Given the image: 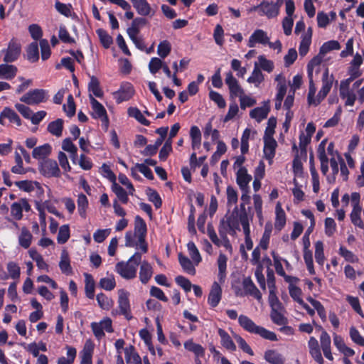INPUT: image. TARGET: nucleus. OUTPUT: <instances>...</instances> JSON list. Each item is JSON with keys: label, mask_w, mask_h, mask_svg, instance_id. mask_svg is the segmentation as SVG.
I'll return each instance as SVG.
<instances>
[{"label": "nucleus", "mask_w": 364, "mask_h": 364, "mask_svg": "<svg viewBox=\"0 0 364 364\" xmlns=\"http://www.w3.org/2000/svg\"><path fill=\"white\" fill-rule=\"evenodd\" d=\"M252 220V216L248 215L245 203H241L240 208L236 206L230 215H226L225 219L220 220L219 234L226 238L228 232L235 234L237 230H240V225H248Z\"/></svg>", "instance_id": "1"}, {"label": "nucleus", "mask_w": 364, "mask_h": 364, "mask_svg": "<svg viewBox=\"0 0 364 364\" xmlns=\"http://www.w3.org/2000/svg\"><path fill=\"white\" fill-rule=\"evenodd\" d=\"M238 323L245 331L250 333L257 334L262 338L272 341L277 340V335L274 332L256 325L251 318L245 315H240L238 317Z\"/></svg>", "instance_id": "2"}, {"label": "nucleus", "mask_w": 364, "mask_h": 364, "mask_svg": "<svg viewBox=\"0 0 364 364\" xmlns=\"http://www.w3.org/2000/svg\"><path fill=\"white\" fill-rule=\"evenodd\" d=\"M141 260V255L135 252L127 262H119L115 266V271L123 278L131 279L136 276V270Z\"/></svg>", "instance_id": "3"}, {"label": "nucleus", "mask_w": 364, "mask_h": 364, "mask_svg": "<svg viewBox=\"0 0 364 364\" xmlns=\"http://www.w3.org/2000/svg\"><path fill=\"white\" fill-rule=\"evenodd\" d=\"M50 97L49 91L45 89H32L24 94L20 101L28 105H38L46 102Z\"/></svg>", "instance_id": "4"}, {"label": "nucleus", "mask_w": 364, "mask_h": 364, "mask_svg": "<svg viewBox=\"0 0 364 364\" xmlns=\"http://www.w3.org/2000/svg\"><path fill=\"white\" fill-rule=\"evenodd\" d=\"M21 45L18 40L16 38H12L6 48L3 49L1 53H4V61L6 63H11L16 61L21 53Z\"/></svg>", "instance_id": "5"}, {"label": "nucleus", "mask_w": 364, "mask_h": 364, "mask_svg": "<svg viewBox=\"0 0 364 364\" xmlns=\"http://www.w3.org/2000/svg\"><path fill=\"white\" fill-rule=\"evenodd\" d=\"M147 228L145 221L139 215L134 218V232L137 235V240L139 244V248L143 253L148 251V246L145 238L146 235Z\"/></svg>", "instance_id": "6"}, {"label": "nucleus", "mask_w": 364, "mask_h": 364, "mask_svg": "<svg viewBox=\"0 0 364 364\" xmlns=\"http://www.w3.org/2000/svg\"><path fill=\"white\" fill-rule=\"evenodd\" d=\"M135 90L131 82H122L118 90L112 93L117 104L129 100L134 95Z\"/></svg>", "instance_id": "7"}, {"label": "nucleus", "mask_w": 364, "mask_h": 364, "mask_svg": "<svg viewBox=\"0 0 364 364\" xmlns=\"http://www.w3.org/2000/svg\"><path fill=\"white\" fill-rule=\"evenodd\" d=\"M244 161H235L234 168L236 172V181L241 190L250 189L249 183L252 180V176L248 174L247 169L242 166Z\"/></svg>", "instance_id": "8"}, {"label": "nucleus", "mask_w": 364, "mask_h": 364, "mask_svg": "<svg viewBox=\"0 0 364 364\" xmlns=\"http://www.w3.org/2000/svg\"><path fill=\"white\" fill-rule=\"evenodd\" d=\"M90 327L93 334L98 340L105 337V334L104 331L108 333H112L114 331L112 319L109 317L104 318L100 322L91 323Z\"/></svg>", "instance_id": "9"}, {"label": "nucleus", "mask_w": 364, "mask_h": 364, "mask_svg": "<svg viewBox=\"0 0 364 364\" xmlns=\"http://www.w3.org/2000/svg\"><path fill=\"white\" fill-rule=\"evenodd\" d=\"M251 11H259L260 16H266L268 18L277 17L279 14L277 5H275L272 1L269 2L264 0L259 5L255 6L252 8Z\"/></svg>", "instance_id": "10"}, {"label": "nucleus", "mask_w": 364, "mask_h": 364, "mask_svg": "<svg viewBox=\"0 0 364 364\" xmlns=\"http://www.w3.org/2000/svg\"><path fill=\"white\" fill-rule=\"evenodd\" d=\"M242 285L244 293H237L239 296L250 295L256 299L258 301L262 300V294L254 284L250 277H245L242 279Z\"/></svg>", "instance_id": "11"}, {"label": "nucleus", "mask_w": 364, "mask_h": 364, "mask_svg": "<svg viewBox=\"0 0 364 364\" xmlns=\"http://www.w3.org/2000/svg\"><path fill=\"white\" fill-rule=\"evenodd\" d=\"M118 305L120 312L125 316L127 320H130L132 316L130 311V304L129 300V294L124 289H119L118 291Z\"/></svg>", "instance_id": "12"}, {"label": "nucleus", "mask_w": 364, "mask_h": 364, "mask_svg": "<svg viewBox=\"0 0 364 364\" xmlns=\"http://www.w3.org/2000/svg\"><path fill=\"white\" fill-rule=\"evenodd\" d=\"M225 84L228 85L231 97H236L244 95V90L240 85L237 80L231 72L226 73Z\"/></svg>", "instance_id": "13"}, {"label": "nucleus", "mask_w": 364, "mask_h": 364, "mask_svg": "<svg viewBox=\"0 0 364 364\" xmlns=\"http://www.w3.org/2000/svg\"><path fill=\"white\" fill-rule=\"evenodd\" d=\"M41 173L47 177L58 176L60 169L56 161H41L39 164Z\"/></svg>", "instance_id": "14"}, {"label": "nucleus", "mask_w": 364, "mask_h": 364, "mask_svg": "<svg viewBox=\"0 0 364 364\" xmlns=\"http://www.w3.org/2000/svg\"><path fill=\"white\" fill-rule=\"evenodd\" d=\"M267 285L269 288V302L270 306L279 305L280 301L276 294L275 278L272 269H267Z\"/></svg>", "instance_id": "15"}, {"label": "nucleus", "mask_w": 364, "mask_h": 364, "mask_svg": "<svg viewBox=\"0 0 364 364\" xmlns=\"http://www.w3.org/2000/svg\"><path fill=\"white\" fill-rule=\"evenodd\" d=\"M26 212L31 210V205L26 198H21L18 201L14 202L11 205V215L17 220L23 217V210Z\"/></svg>", "instance_id": "16"}, {"label": "nucleus", "mask_w": 364, "mask_h": 364, "mask_svg": "<svg viewBox=\"0 0 364 364\" xmlns=\"http://www.w3.org/2000/svg\"><path fill=\"white\" fill-rule=\"evenodd\" d=\"M94 348L95 345L90 339L85 341L83 349L80 352V364H92V358Z\"/></svg>", "instance_id": "17"}, {"label": "nucleus", "mask_w": 364, "mask_h": 364, "mask_svg": "<svg viewBox=\"0 0 364 364\" xmlns=\"http://www.w3.org/2000/svg\"><path fill=\"white\" fill-rule=\"evenodd\" d=\"M270 111L269 101L264 102L262 107H255L250 112L251 118L255 119L257 122H261L263 119H266Z\"/></svg>", "instance_id": "18"}, {"label": "nucleus", "mask_w": 364, "mask_h": 364, "mask_svg": "<svg viewBox=\"0 0 364 364\" xmlns=\"http://www.w3.org/2000/svg\"><path fill=\"white\" fill-rule=\"evenodd\" d=\"M269 40L267 33L263 30L257 29L250 36L247 46L250 48H252L257 43L266 45L269 43Z\"/></svg>", "instance_id": "19"}, {"label": "nucleus", "mask_w": 364, "mask_h": 364, "mask_svg": "<svg viewBox=\"0 0 364 364\" xmlns=\"http://www.w3.org/2000/svg\"><path fill=\"white\" fill-rule=\"evenodd\" d=\"M264 148L263 152L266 159H272L275 156V150L277 142L274 137H263Z\"/></svg>", "instance_id": "20"}, {"label": "nucleus", "mask_w": 364, "mask_h": 364, "mask_svg": "<svg viewBox=\"0 0 364 364\" xmlns=\"http://www.w3.org/2000/svg\"><path fill=\"white\" fill-rule=\"evenodd\" d=\"M222 296V289L220 286L214 282L211 287L210 291L208 295V302L212 307H215L219 304Z\"/></svg>", "instance_id": "21"}, {"label": "nucleus", "mask_w": 364, "mask_h": 364, "mask_svg": "<svg viewBox=\"0 0 364 364\" xmlns=\"http://www.w3.org/2000/svg\"><path fill=\"white\" fill-rule=\"evenodd\" d=\"M52 152V146L46 143L33 149L32 156L34 159H47Z\"/></svg>", "instance_id": "22"}, {"label": "nucleus", "mask_w": 364, "mask_h": 364, "mask_svg": "<svg viewBox=\"0 0 364 364\" xmlns=\"http://www.w3.org/2000/svg\"><path fill=\"white\" fill-rule=\"evenodd\" d=\"M90 104L93 110L92 117L94 118H104L105 120H108L107 114L104 106L98 102L92 95L90 96Z\"/></svg>", "instance_id": "23"}, {"label": "nucleus", "mask_w": 364, "mask_h": 364, "mask_svg": "<svg viewBox=\"0 0 364 364\" xmlns=\"http://www.w3.org/2000/svg\"><path fill=\"white\" fill-rule=\"evenodd\" d=\"M132 3L139 15L146 16L154 14V12L151 14V6L146 0H132Z\"/></svg>", "instance_id": "24"}, {"label": "nucleus", "mask_w": 364, "mask_h": 364, "mask_svg": "<svg viewBox=\"0 0 364 364\" xmlns=\"http://www.w3.org/2000/svg\"><path fill=\"white\" fill-rule=\"evenodd\" d=\"M275 223H274V227L277 230L280 231L283 229V228L286 225V213L283 208H282V205L279 202H278L276 205L275 208Z\"/></svg>", "instance_id": "25"}, {"label": "nucleus", "mask_w": 364, "mask_h": 364, "mask_svg": "<svg viewBox=\"0 0 364 364\" xmlns=\"http://www.w3.org/2000/svg\"><path fill=\"white\" fill-rule=\"evenodd\" d=\"M251 134V130L246 128L241 136L240 151L241 155L236 156L234 159H245L244 155L248 152L249 150V139Z\"/></svg>", "instance_id": "26"}, {"label": "nucleus", "mask_w": 364, "mask_h": 364, "mask_svg": "<svg viewBox=\"0 0 364 364\" xmlns=\"http://www.w3.org/2000/svg\"><path fill=\"white\" fill-rule=\"evenodd\" d=\"M218 335L220 338L221 345L230 351L236 350V346L230 335L223 328H219L218 331Z\"/></svg>", "instance_id": "27"}, {"label": "nucleus", "mask_w": 364, "mask_h": 364, "mask_svg": "<svg viewBox=\"0 0 364 364\" xmlns=\"http://www.w3.org/2000/svg\"><path fill=\"white\" fill-rule=\"evenodd\" d=\"M184 348L194 353L197 358H203L205 353V349L200 344L196 343L193 340H188L184 343Z\"/></svg>", "instance_id": "28"}, {"label": "nucleus", "mask_w": 364, "mask_h": 364, "mask_svg": "<svg viewBox=\"0 0 364 364\" xmlns=\"http://www.w3.org/2000/svg\"><path fill=\"white\" fill-rule=\"evenodd\" d=\"M18 244L24 249H28L33 240V235L30 230L26 227H23L21 230V233L18 237Z\"/></svg>", "instance_id": "29"}, {"label": "nucleus", "mask_w": 364, "mask_h": 364, "mask_svg": "<svg viewBox=\"0 0 364 364\" xmlns=\"http://www.w3.org/2000/svg\"><path fill=\"white\" fill-rule=\"evenodd\" d=\"M153 274V269L147 261L141 262L139 271V279L143 284H146Z\"/></svg>", "instance_id": "30"}, {"label": "nucleus", "mask_w": 364, "mask_h": 364, "mask_svg": "<svg viewBox=\"0 0 364 364\" xmlns=\"http://www.w3.org/2000/svg\"><path fill=\"white\" fill-rule=\"evenodd\" d=\"M59 267L63 274L70 275L73 273L69 255L65 250H63L61 252Z\"/></svg>", "instance_id": "31"}, {"label": "nucleus", "mask_w": 364, "mask_h": 364, "mask_svg": "<svg viewBox=\"0 0 364 364\" xmlns=\"http://www.w3.org/2000/svg\"><path fill=\"white\" fill-rule=\"evenodd\" d=\"M18 69L14 65L8 63L0 65V76L6 80L13 79L17 73Z\"/></svg>", "instance_id": "32"}, {"label": "nucleus", "mask_w": 364, "mask_h": 364, "mask_svg": "<svg viewBox=\"0 0 364 364\" xmlns=\"http://www.w3.org/2000/svg\"><path fill=\"white\" fill-rule=\"evenodd\" d=\"M125 359L127 364H141L140 356L135 352L134 347L129 346L124 349Z\"/></svg>", "instance_id": "33"}, {"label": "nucleus", "mask_w": 364, "mask_h": 364, "mask_svg": "<svg viewBox=\"0 0 364 364\" xmlns=\"http://www.w3.org/2000/svg\"><path fill=\"white\" fill-rule=\"evenodd\" d=\"M270 306L272 309L270 313L272 321L277 325H284L287 323V318L279 311V309L281 308V303L279 305Z\"/></svg>", "instance_id": "34"}, {"label": "nucleus", "mask_w": 364, "mask_h": 364, "mask_svg": "<svg viewBox=\"0 0 364 364\" xmlns=\"http://www.w3.org/2000/svg\"><path fill=\"white\" fill-rule=\"evenodd\" d=\"M227 262L228 257L223 253H220L217 260L218 267V279L220 282H223L226 277Z\"/></svg>", "instance_id": "35"}, {"label": "nucleus", "mask_w": 364, "mask_h": 364, "mask_svg": "<svg viewBox=\"0 0 364 364\" xmlns=\"http://www.w3.org/2000/svg\"><path fill=\"white\" fill-rule=\"evenodd\" d=\"M85 277V291L87 297L93 299L95 296V282L92 276L88 273L84 274Z\"/></svg>", "instance_id": "36"}, {"label": "nucleus", "mask_w": 364, "mask_h": 364, "mask_svg": "<svg viewBox=\"0 0 364 364\" xmlns=\"http://www.w3.org/2000/svg\"><path fill=\"white\" fill-rule=\"evenodd\" d=\"M47 130L51 134L55 136H60L63 130V120L62 119H57L48 125Z\"/></svg>", "instance_id": "37"}, {"label": "nucleus", "mask_w": 364, "mask_h": 364, "mask_svg": "<svg viewBox=\"0 0 364 364\" xmlns=\"http://www.w3.org/2000/svg\"><path fill=\"white\" fill-rule=\"evenodd\" d=\"M27 60L31 63H36L39 60V49L38 43H31L26 49Z\"/></svg>", "instance_id": "38"}, {"label": "nucleus", "mask_w": 364, "mask_h": 364, "mask_svg": "<svg viewBox=\"0 0 364 364\" xmlns=\"http://www.w3.org/2000/svg\"><path fill=\"white\" fill-rule=\"evenodd\" d=\"M190 136L193 149H198L201 144V132L197 126H192L191 127Z\"/></svg>", "instance_id": "39"}, {"label": "nucleus", "mask_w": 364, "mask_h": 364, "mask_svg": "<svg viewBox=\"0 0 364 364\" xmlns=\"http://www.w3.org/2000/svg\"><path fill=\"white\" fill-rule=\"evenodd\" d=\"M178 261L183 269L191 275L196 274V268L189 258L183 256L181 253L178 255Z\"/></svg>", "instance_id": "40"}, {"label": "nucleus", "mask_w": 364, "mask_h": 364, "mask_svg": "<svg viewBox=\"0 0 364 364\" xmlns=\"http://www.w3.org/2000/svg\"><path fill=\"white\" fill-rule=\"evenodd\" d=\"M88 90L97 97L103 96V91L100 88L99 80L94 75L90 76V80L88 84Z\"/></svg>", "instance_id": "41"}, {"label": "nucleus", "mask_w": 364, "mask_h": 364, "mask_svg": "<svg viewBox=\"0 0 364 364\" xmlns=\"http://www.w3.org/2000/svg\"><path fill=\"white\" fill-rule=\"evenodd\" d=\"M62 149L70 154L71 159H77V148L70 138H65L62 142Z\"/></svg>", "instance_id": "42"}, {"label": "nucleus", "mask_w": 364, "mask_h": 364, "mask_svg": "<svg viewBox=\"0 0 364 364\" xmlns=\"http://www.w3.org/2000/svg\"><path fill=\"white\" fill-rule=\"evenodd\" d=\"M264 359L271 364H283L282 355L274 350H268L264 353Z\"/></svg>", "instance_id": "43"}, {"label": "nucleus", "mask_w": 364, "mask_h": 364, "mask_svg": "<svg viewBox=\"0 0 364 364\" xmlns=\"http://www.w3.org/2000/svg\"><path fill=\"white\" fill-rule=\"evenodd\" d=\"M127 113L129 117H134L140 124L144 126L150 125V122L144 117L141 112L137 107H131L128 108Z\"/></svg>", "instance_id": "44"}, {"label": "nucleus", "mask_w": 364, "mask_h": 364, "mask_svg": "<svg viewBox=\"0 0 364 364\" xmlns=\"http://www.w3.org/2000/svg\"><path fill=\"white\" fill-rule=\"evenodd\" d=\"M2 116L7 118L10 122L16 124L18 127L21 125V119L17 113L10 107H4L2 110Z\"/></svg>", "instance_id": "45"}, {"label": "nucleus", "mask_w": 364, "mask_h": 364, "mask_svg": "<svg viewBox=\"0 0 364 364\" xmlns=\"http://www.w3.org/2000/svg\"><path fill=\"white\" fill-rule=\"evenodd\" d=\"M112 190L122 203L126 204L128 203L129 198L127 192L116 182L112 183Z\"/></svg>", "instance_id": "46"}, {"label": "nucleus", "mask_w": 364, "mask_h": 364, "mask_svg": "<svg viewBox=\"0 0 364 364\" xmlns=\"http://www.w3.org/2000/svg\"><path fill=\"white\" fill-rule=\"evenodd\" d=\"M96 33L103 47L105 48H109L113 43L112 38L107 33L105 30L102 28L97 29Z\"/></svg>", "instance_id": "47"}, {"label": "nucleus", "mask_w": 364, "mask_h": 364, "mask_svg": "<svg viewBox=\"0 0 364 364\" xmlns=\"http://www.w3.org/2000/svg\"><path fill=\"white\" fill-rule=\"evenodd\" d=\"M341 48L340 43L337 41L331 40L324 43L320 48L319 55H325L327 53Z\"/></svg>", "instance_id": "48"}, {"label": "nucleus", "mask_w": 364, "mask_h": 364, "mask_svg": "<svg viewBox=\"0 0 364 364\" xmlns=\"http://www.w3.org/2000/svg\"><path fill=\"white\" fill-rule=\"evenodd\" d=\"M146 196L150 202L153 203L156 208H159L162 205V200L156 191L149 188L146 191Z\"/></svg>", "instance_id": "49"}, {"label": "nucleus", "mask_w": 364, "mask_h": 364, "mask_svg": "<svg viewBox=\"0 0 364 364\" xmlns=\"http://www.w3.org/2000/svg\"><path fill=\"white\" fill-rule=\"evenodd\" d=\"M171 50V43L167 40L161 41L157 48V53L161 58L167 57Z\"/></svg>", "instance_id": "50"}, {"label": "nucleus", "mask_w": 364, "mask_h": 364, "mask_svg": "<svg viewBox=\"0 0 364 364\" xmlns=\"http://www.w3.org/2000/svg\"><path fill=\"white\" fill-rule=\"evenodd\" d=\"M306 299L316 310L320 318L323 321H325L326 319V313L322 304L320 301L313 299L311 296H309Z\"/></svg>", "instance_id": "51"}, {"label": "nucleus", "mask_w": 364, "mask_h": 364, "mask_svg": "<svg viewBox=\"0 0 364 364\" xmlns=\"http://www.w3.org/2000/svg\"><path fill=\"white\" fill-rule=\"evenodd\" d=\"M96 299L99 306L105 310H109L114 304V301L102 293L98 294Z\"/></svg>", "instance_id": "52"}, {"label": "nucleus", "mask_w": 364, "mask_h": 364, "mask_svg": "<svg viewBox=\"0 0 364 364\" xmlns=\"http://www.w3.org/2000/svg\"><path fill=\"white\" fill-rule=\"evenodd\" d=\"M315 259L319 265H323L325 256L323 253V244L321 241H317L315 243Z\"/></svg>", "instance_id": "53"}, {"label": "nucleus", "mask_w": 364, "mask_h": 364, "mask_svg": "<svg viewBox=\"0 0 364 364\" xmlns=\"http://www.w3.org/2000/svg\"><path fill=\"white\" fill-rule=\"evenodd\" d=\"M187 248L191 259L198 265L201 262L202 258L196 245L193 242H189Z\"/></svg>", "instance_id": "54"}, {"label": "nucleus", "mask_w": 364, "mask_h": 364, "mask_svg": "<svg viewBox=\"0 0 364 364\" xmlns=\"http://www.w3.org/2000/svg\"><path fill=\"white\" fill-rule=\"evenodd\" d=\"M311 137L306 136L304 132H301L299 135V150L301 153V157H306L307 155V146L311 142Z\"/></svg>", "instance_id": "55"}, {"label": "nucleus", "mask_w": 364, "mask_h": 364, "mask_svg": "<svg viewBox=\"0 0 364 364\" xmlns=\"http://www.w3.org/2000/svg\"><path fill=\"white\" fill-rule=\"evenodd\" d=\"M311 43V33H310L309 36L305 35L303 36V38L300 43L299 47V52L301 56H304L307 54L309 46Z\"/></svg>", "instance_id": "56"}, {"label": "nucleus", "mask_w": 364, "mask_h": 364, "mask_svg": "<svg viewBox=\"0 0 364 364\" xmlns=\"http://www.w3.org/2000/svg\"><path fill=\"white\" fill-rule=\"evenodd\" d=\"M55 9L62 15L70 17L72 15V5L68 4H65L64 3H61L59 1H56L55 4Z\"/></svg>", "instance_id": "57"}, {"label": "nucleus", "mask_w": 364, "mask_h": 364, "mask_svg": "<svg viewBox=\"0 0 364 364\" xmlns=\"http://www.w3.org/2000/svg\"><path fill=\"white\" fill-rule=\"evenodd\" d=\"M70 238V228L68 225H62L58 232L57 240L59 244L65 243Z\"/></svg>", "instance_id": "58"}, {"label": "nucleus", "mask_w": 364, "mask_h": 364, "mask_svg": "<svg viewBox=\"0 0 364 364\" xmlns=\"http://www.w3.org/2000/svg\"><path fill=\"white\" fill-rule=\"evenodd\" d=\"M100 287L107 291L112 290L116 286L114 276L102 278L99 282Z\"/></svg>", "instance_id": "59"}, {"label": "nucleus", "mask_w": 364, "mask_h": 364, "mask_svg": "<svg viewBox=\"0 0 364 364\" xmlns=\"http://www.w3.org/2000/svg\"><path fill=\"white\" fill-rule=\"evenodd\" d=\"M28 32H29L31 38L36 42H37V41H38V40L40 41L42 39L41 38L43 36V30L38 24H36V23L31 24L28 26Z\"/></svg>", "instance_id": "60"}, {"label": "nucleus", "mask_w": 364, "mask_h": 364, "mask_svg": "<svg viewBox=\"0 0 364 364\" xmlns=\"http://www.w3.org/2000/svg\"><path fill=\"white\" fill-rule=\"evenodd\" d=\"M9 277L17 279L20 277L21 269L18 264L14 262H9L6 267Z\"/></svg>", "instance_id": "61"}, {"label": "nucleus", "mask_w": 364, "mask_h": 364, "mask_svg": "<svg viewBox=\"0 0 364 364\" xmlns=\"http://www.w3.org/2000/svg\"><path fill=\"white\" fill-rule=\"evenodd\" d=\"M88 205V200L85 195L80 194L77 198V209L81 217L85 218L86 208Z\"/></svg>", "instance_id": "62"}, {"label": "nucleus", "mask_w": 364, "mask_h": 364, "mask_svg": "<svg viewBox=\"0 0 364 364\" xmlns=\"http://www.w3.org/2000/svg\"><path fill=\"white\" fill-rule=\"evenodd\" d=\"M289 294H290L291 297L295 301H296L299 304H303L304 300L301 298L302 291L299 287H298L292 284H290L289 286Z\"/></svg>", "instance_id": "63"}, {"label": "nucleus", "mask_w": 364, "mask_h": 364, "mask_svg": "<svg viewBox=\"0 0 364 364\" xmlns=\"http://www.w3.org/2000/svg\"><path fill=\"white\" fill-rule=\"evenodd\" d=\"M209 97L218 105L219 108L223 109L225 107V100L222 96V95L220 94L219 92L214 90H210L209 92Z\"/></svg>", "instance_id": "64"}]
</instances>
